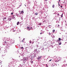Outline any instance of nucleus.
<instances>
[{
	"label": "nucleus",
	"instance_id": "1",
	"mask_svg": "<svg viewBox=\"0 0 67 67\" xmlns=\"http://www.w3.org/2000/svg\"><path fill=\"white\" fill-rule=\"evenodd\" d=\"M27 29L29 30V31H30V27H27Z\"/></svg>",
	"mask_w": 67,
	"mask_h": 67
},
{
	"label": "nucleus",
	"instance_id": "2",
	"mask_svg": "<svg viewBox=\"0 0 67 67\" xmlns=\"http://www.w3.org/2000/svg\"><path fill=\"white\" fill-rule=\"evenodd\" d=\"M24 40H25V39L24 38L23 40L22 41V42H23V43H25V42H24L25 41Z\"/></svg>",
	"mask_w": 67,
	"mask_h": 67
},
{
	"label": "nucleus",
	"instance_id": "3",
	"mask_svg": "<svg viewBox=\"0 0 67 67\" xmlns=\"http://www.w3.org/2000/svg\"><path fill=\"white\" fill-rule=\"evenodd\" d=\"M23 60L24 61L25 60H26V58H25V57L24 58Z\"/></svg>",
	"mask_w": 67,
	"mask_h": 67
},
{
	"label": "nucleus",
	"instance_id": "4",
	"mask_svg": "<svg viewBox=\"0 0 67 67\" xmlns=\"http://www.w3.org/2000/svg\"><path fill=\"white\" fill-rule=\"evenodd\" d=\"M21 14H22V13H24V12H23V11H21Z\"/></svg>",
	"mask_w": 67,
	"mask_h": 67
},
{
	"label": "nucleus",
	"instance_id": "5",
	"mask_svg": "<svg viewBox=\"0 0 67 67\" xmlns=\"http://www.w3.org/2000/svg\"><path fill=\"white\" fill-rule=\"evenodd\" d=\"M58 40L59 41H61V38H59L58 39Z\"/></svg>",
	"mask_w": 67,
	"mask_h": 67
},
{
	"label": "nucleus",
	"instance_id": "6",
	"mask_svg": "<svg viewBox=\"0 0 67 67\" xmlns=\"http://www.w3.org/2000/svg\"><path fill=\"white\" fill-rule=\"evenodd\" d=\"M59 44V45H61V44H62V43L60 42H59L58 43Z\"/></svg>",
	"mask_w": 67,
	"mask_h": 67
},
{
	"label": "nucleus",
	"instance_id": "7",
	"mask_svg": "<svg viewBox=\"0 0 67 67\" xmlns=\"http://www.w3.org/2000/svg\"><path fill=\"white\" fill-rule=\"evenodd\" d=\"M19 21H18L17 22V25H19Z\"/></svg>",
	"mask_w": 67,
	"mask_h": 67
},
{
	"label": "nucleus",
	"instance_id": "8",
	"mask_svg": "<svg viewBox=\"0 0 67 67\" xmlns=\"http://www.w3.org/2000/svg\"><path fill=\"white\" fill-rule=\"evenodd\" d=\"M35 15H38V13H35Z\"/></svg>",
	"mask_w": 67,
	"mask_h": 67
},
{
	"label": "nucleus",
	"instance_id": "9",
	"mask_svg": "<svg viewBox=\"0 0 67 67\" xmlns=\"http://www.w3.org/2000/svg\"><path fill=\"white\" fill-rule=\"evenodd\" d=\"M5 44H8V42H6V41H5Z\"/></svg>",
	"mask_w": 67,
	"mask_h": 67
},
{
	"label": "nucleus",
	"instance_id": "10",
	"mask_svg": "<svg viewBox=\"0 0 67 67\" xmlns=\"http://www.w3.org/2000/svg\"><path fill=\"white\" fill-rule=\"evenodd\" d=\"M63 13H62V15H61V18H63Z\"/></svg>",
	"mask_w": 67,
	"mask_h": 67
},
{
	"label": "nucleus",
	"instance_id": "11",
	"mask_svg": "<svg viewBox=\"0 0 67 67\" xmlns=\"http://www.w3.org/2000/svg\"><path fill=\"white\" fill-rule=\"evenodd\" d=\"M55 30H53V31L52 32L53 33V32H54L55 31Z\"/></svg>",
	"mask_w": 67,
	"mask_h": 67
},
{
	"label": "nucleus",
	"instance_id": "12",
	"mask_svg": "<svg viewBox=\"0 0 67 67\" xmlns=\"http://www.w3.org/2000/svg\"><path fill=\"white\" fill-rule=\"evenodd\" d=\"M52 7L53 8H54V5H52Z\"/></svg>",
	"mask_w": 67,
	"mask_h": 67
},
{
	"label": "nucleus",
	"instance_id": "13",
	"mask_svg": "<svg viewBox=\"0 0 67 67\" xmlns=\"http://www.w3.org/2000/svg\"><path fill=\"white\" fill-rule=\"evenodd\" d=\"M42 57V56L41 57H39V58H41Z\"/></svg>",
	"mask_w": 67,
	"mask_h": 67
},
{
	"label": "nucleus",
	"instance_id": "14",
	"mask_svg": "<svg viewBox=\"0 0 67 67\" xmlns=\"http://www.w3.org/2000/svg\"><path fill=\"white\" fill-rule=\"evenodd\" d=\"M5 19H6V18H5L3 19V20H5Z\"/></svg>",
	"mask_w": 67,
	"mask_h": 67
},
{
	"label": "nucleus",
	"instance_id": "15",
	"mask_svg": "<svg viewBox=\"0 0 67 67\" xmlns=\"http://www.w3.org/2000/svg\"><path fill=\"white\" fill-rule=\"evenodd\" d=\"M59 27V25H58V27Z\"/></svg>",
	"mask_w": 67,
	"mask_h": 67
},
{
	"label": "nucleus",
	"instance_id": "16",
	"mask_svg": "<svg viewBox=\"0 0 67 67\" xmlns=\"http://www.w3.org/2000/svg\"><path fill=\"white\" fill-rule=\"evenodd\" d=\"M39 25H41V23L39 24Z\"/></svg>",
	"mask_w": 67,
	"mask_h": 67
},
{
	"label": "nucleus",
	"instance_id": "17",
	"mask_svg": "<svg viewBox=\"0 0 67 67\" xmlns=\"http://www.w3.org/2000/svg\"><path fill=\"white\" fill-rule=\"evenodd\" d=\"M21 49H23V47H21Z\"/></svg>",
	"mask_w": 67,
	"mask_h": 67
},
{
	"label": "nucleus",
	"instance_id": "18",
	"mask_svg": "<svg viewBox=\"0 0 67 67\" xmlns=\"http://www.w3.org/2000/svg\"><path fill=\"white\" fill-rule=\"evenodd\" d=\"M29 43H31L32 42L31 41H30Z\"/></svg>",
	"mask_w": 67,
	"mask_h": 67
},
{
	"label": "nucleus",
	"instance_id": "19",
	"mask_svg": "<svg viewBox=\"0 0 67 67\" xmlns=\"http://www.w3.org/2000/svg\"><path fill=\"white\" fill-rule=\"evenodd\" d=\"M13 14V13H11V14Z\"/></svg>",
	"mask_w": 67,
	"mask_h": 67
},
{
	"label": "nucleus",
	"instance_id": "20",
	"mask_svg": "<svg viewBox=\"0 0 67 67\" xmlns=\"http://www.w3.org/2000/svg\"><path fill=\"white\" fill-rule=\"evenodd\" d=\"M49 35H51V33H50V32H49Z\"/></svg>",
	"mask_w": 67,
	"mask_h": 67
},
{
	"label": "nucleus",
	"instance_id": "21",
	"mask_svg": "<svg viewBox=\"0 0 67 67\" xmlns=\"http://www.w3.org/2000/svg\"><path fill=\"white\" fill-rule=\"evenodd\" d=\"M60 6L61 8H62L63 7L61 5Z\"/></svg>",
	"mask_w": 67,
	"mask_h": 67
},
{
	"label": "nucleus",
	"instance_id": "22",
	"mask_svg": "<svg viewBox=\"0 0 67 67\" xmlns=\"http://www.w3.org/2000/svg\"><path fill=\"white\" fill-rule=\"evenodd\" d=\"M59 14H57L58 16H59Z\"/></svg>",
	"mask_w": 67,
	"mask_h": 67
},
{
	"label": "nucleus",
	"instance_id": "23",
	"mask_svg": "<svg viewBox=\"0 0 67 67\" xmlns=\"http://www.w3.org/2000/svg\"><path fill=\"white\" fill-rule=\"evenodd\" d=\"M52 59H50V60H49V61L50 62H51V60H52Z\"/></svg>",
	"mask_w": 67,
	"mask_h": 67
},
{
	"label": "nucleus",
	"instance_id": "24",
	"mask_svg": "<svg viewBox=\"0 0 67 67\" xmlns=\"http://www.w3.org/2000/svg\"><path fill=\"white\" fill-rule=\"evenodd\" d=\"M15 30H13V32H15Z\"/></svg>",
	"mask_w": 67,
	"mask_h": 67
},
{
	"label": "nucleus",
	"instance_id": "25",
	"mask_svg": "<svg viewBox=\"0 0 67 67\" xmlns=\"http://www.w3.org/2000/svg\"><path fill=\"white\" fill-rule=\"evenodd\" d=\"M45 1H47V0H46Z\"/></svg>",
	"mask_w": 67,
	"mask_h": 67
},
{
	"label": "nucleus",
	"instance_id": "26",
	"mask_svg": "<svg viewBox=\"0 0 67 67\" xmlns=\"http://www.w3.org/2000/svg\"><path fill=\"white\" fill-rule=\"evenodd\" d=\"M40 34H42V33H41Z\"/></svg>",
	"mask_w": 67,
	"mask_h": 67
},
{
	"label": "nucleus",
	"instance_id": "27",
	"mask_svg": "<svg viewBox=\"0 0 67 67\" xmlns=\"http://www.w3.org/2000/svg\"><path fill=\"white\" fill-rule=\"evenodd\" d=\"M36 50V51H37V49H35Z\"/></svg>",
	"mask_w": 67,
	"mask_h": 67
},
{
	"label": "nucleus",
	"instance_id": "28",
	"mask_svg": "<svg viewBox=\"0 0 67 67\" xmlns=\"http://www.w3.org/2000/svg\"><path fill=\"white\" fill-rule=\"evenodd\" d=\"M59 4V5H59V4Z\"/></svg>",
	"mask_w": 67,
	"mask_h": 67
},
{
	"label": "nucleus",
	"instance_id": "29",
	"mask_svg": "<svg viewBox=\"0 0 67 67\" xmlns=\"http://www.w3.org/2000/svg\"><path fill=\"white\" fill-rule=\"evenodd\" d=\"M47 31H48V30H47Z\"/></svg>",
	"mask_w": 67,
	"mask_h": 67
},
{
	"label": "nucleus",
	"instance_id": "30",
	"mask_svg": "<svg viewBox=\"0 0 67 67\" xmlns=\"http://www.w3.org/2000/svg\"><path fill=\"white\" fill-rule=\"evenodd\" d=\"M31 63H33V62H32H32H31Z\"/></svg>",
	"mask_w": 67,
	"mask_h": 67
},
{
	"label": "nucleus",
	"instance_id": "31",
	"mask_svg": "<svg viewBox=\"0 0 67 67\" xmlns=\"http://www.w3.org/2000/svg\"><path fill=\"white\" fill-rule=\"evenodd\" d=\"M47 64H46V66H47Z\"/></svg>",
	"mask_w": 67,
	"mask_h": 67
},
{
	"label": "nucleus",
	"instance_id": "32",
	"mask_svg": "<svg viewBox=\"0 0 67 67\" xmlns=\"http://www.w3.org/2000/svg\"><path fill=\"white\" fill-rule=\"evenodd\" d=\"M46 67H48V66H46Z\"/></svg>",
	"mask_w": 67,
	"mask_h": 67
},
{
	"label": "nucleus",
	"instance_id": "33",
	"mask_svg": "<svg viewBox=\"0 0 67 67\" xmlns=\"http://www.w3.org/2000/svg\"><path fill=\"white\" fill-rule=\"evenodd\" d=\"M11 19H10V20H11Z\"/></svg>",
	"mask_w": 67,
	"mask_h": 67
},
{
	"label": "nucleus",
	"instance_id": "34",
	"mask_svg": "<svg viewBox=\"0 0 67 67\" xmlns=\"http://www.w3.org/2000/svg\"><path fill=\"white\" fill-rule=\"evenodd\" d=\"M59 1H60V0H59Z\"/></svg>",
	"mask_w": 67,
	"mask_h": 67
},
{
	"label": "nucleus",
	"instance_id": "35",
	"mask_svg": "<svg viewBox=\"0 0 67 67\" xmlns=\"http://www.w3.org/2000/svg\"><path fill=\"white\" fill-rule=\"evenodd\" d=\"M20 38V37H19V38Z\"/></svg>",
	"mask_w": 67,
	"mask_h": 67
},
{
	"label": "nucleus",
	"instance_id": "36",
	"mask_svg": "<svg viewBox=\"0 0 67 67\" xmlns=\"http://www.w3.org/2000/svg\"><path fill=\"white\" fill-rule=\"evenodd\" d=\"M20 38V37H19V38Z\"/></svg>",
	"mask_w": 67,
	"mask_h": 67
},
{
	"label": "nucleus",
	"instance_id": "37",
	"mask_svg": "<svg viewBox=\"0 0 67 67\" xmlns=\"http://www.w3.org/2000/svg\"><path fill=\"white\" fill-rule=\"evenodd\" d=\"M20 38V37H19V38Z\"/></svg>",
	"mask_w": 67,
	"mask_h": 67
}]
</instances>
